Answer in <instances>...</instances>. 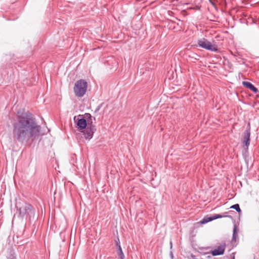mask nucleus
<instances>
[{"label": "nucleus", "instance_id": "obj_1", "mask_svg": "<svg viewBox=\"0 0 259 259\" xmlns=\"http://www.w3.org/2000/svg\"><path fill=\"white\" fill-rule=\"evenodd\" d=\"M19 113L13 123L14 138L20 143L31 144L41 136V126L31 113L27 112L21 115Z\"/></svg>", "mask_w": 259, "mask_h": 259}, {"label": "nucleus", "instance_id": "obj_2", "mask_svg": "<svg viewBox=\"0 0 259 259\" xmlns=\"http://www.w3.org/2000/svg\"><path fill=\"white\" fill-rule=\"evenodd\" d=\"M17 212L18 213V216L20 218H25L26 219L30 220L31 218H34L35 212L32 206L29 203L25 202H17L16 204Z\"/></svg>", "mask_w": 259, "mask_h": 259}, {"label": "nucleus", "instance_id": "obj_3", "mask_svg": "<svg viewBox=\"0 0 259 259\" xmlns=\"http://www.w3.org/2000/svg\"><path fill=\"white\" fill-rule=\"evenodd\" d=\"M84 117L87 119L88 127L82 133L84 138L90 140L93 138V134L96 131V126L93 124L95 117H93L90 113H85Z\"/></svg>", "mask_w": 259, "mask_h": 259}, {"label": "nucleus", "instance_id": "obj_4", "mask_svg": "<svg viewBox=\"0 0 259 259\" xmlns=\"http://www.w3.org/2000/svg\"><path fill=\"white\" fill-rule=\"evenodd\" d=\"M88 88L87 82L84 79L77 80L74 87V92L77 97H82L85 94Z\"/></svg>", "mask_w": 259, "mask_h": 259}, {"label": "nucleus", "instance_id": "obj_5", "mask_svg": "<svg viewBox=\"0 0 259 259\" xmlns=\"http://www.w3.org/2000/svg\"><path fill=\"white\" fill-rule=\"evenodd\" d=\"M198 46L202 48L205 49L207 50L217 52L219 50L215 45H213L212 44L205 38H202L198 40Z\"/></svg>", "mask_w": 259, "mask_h": 259}, {"label": "nucleus", "instance_id": "obj_6", "mask_svg": "<svg viewBox=\"0 0 259 259\" xmlns=\"http://www.w3.org/2000/svg\"><path fill=\"white\" fill-rule=\"evenodd\" d=\"M75 122H76V125L79 130H86L88 127L87 119L84 118V115H79L76 117H74Z\"/></svg>", "mask_w": 259, "mask_h": 259}, {"label": "nucleus", "instance_id": "obj_7", "mask_svg": "<svg viewBox=\"0 0 259 259\" xmlns=\"http://www.w3.org/2000/svg\"><path fill=\"white\" fill-rule=\"evenodd\" d=\"M250 127L247 129L243 134V143L248 148L250 144Z\"/></svg>", "mask_w": 259, "mask_h": 259}, {"label": "nucleus", "instance_id": "obj_8", "mask_svg": "<svg viewBox=\"0 0 259 259\" xmlns=\"http://www.w3.org/2000/svg\"><path fill=\"white\" fill-rule=\"evenodd\" d=\"M226 248V244L224 243L217 247V248L212 250L211 253L213 256L222 255L224 254Z\"/></svg>", "mask_w": 259, "mask_h": 259}, {"label": "nucleus", "instance_id": "obj_9", "mask_svg": "<svg viewBox=\"0 0 259 259\" xmlns=\"http://www.w3.org/2000/svg\"><path fill=\"white\" fill-rule=\"evenodd\" d=\"M222 218H223L222 215L220 214H215L211 217L206 216L200 221V223L202 224H204L214 220Z\"/></svg>", "mask_w": 259, "mask_h": 259}, {"label": "nucleus", "instance_id": "obj_10", "mask_svg": "<svg viewBox=\"0 0 259 259\" xmlns=\"http://www.w3.org/2000/svg\"><path fill=\"white\" fill-rule=\"evenodd\" d=\"M242 84L246 88L250 89L254 93H256L258 92V90L255 88L251 83L248 81H243Z\"/></svg>", "mask_w": 259, "mask_h": 259}, {"label": "nucleus", "instance_id": "obj_11", "mask_svg": "<svg viewBox=\"0 0 259 259\" xmlns=\"http://www.w3.org/2000/svg\"><path fill=\"white\" fill-rule=\"evenodd\" d=\"M117 253L119 256V258L120 259H124L125 256L124 255V253L122 251L121 247L120 246V244H119L118 243H117Z\"/></svg>", "mask_w": 259, "mask_h": 259}, {"label": "nucleus", "instance_id": "obj_12", "mask_svg": "<svg viewBox=\"0 0 259 259\" xmlns=\"http://www.w3.org/2000/svg\"><path fill=\"white\" fill-rule=\"evenodd\" d=\"M238 237V230L236 226H234L233 228V241H236L237 238Z\"/></svg>", "mask_w": 259, "mask_h": 259}, {"label": "nucleus", "instance_id": "obj_13", "mask_svg": "<svg viewBox=\"0 0 259 259\" xmlns=\"http://www.w3.org/2000/svg\"><path fill=\"white\" fill-rule=\"evenodd\" d=\"M230 208L235 209L238 213H240L241 211L240 206L238 204L233 205L230 207Z\"/></svg>", "mask_w": 259, "mask_h": 259}, {"label": "nucleus", "instance_id": "obj_14", "mask_svg": "<svg viewBox=\"0 0 259 259\" xmlns=\"http://www.w3.org/2000/svg\"><path fill=\"white\" fill-rule=\"evenodd\" d=\"M228 212H225L223 213V215H222L223 217H231V216H229L228 215Z\"/></svg>", "mask_w": 259, "mask_h": 259}, {"label": "nucleus", "instance_id": "obj_15", "mask_svg": "<svg viewBox=\"0 0 259 259\" xmlns=\"http://www.w3.org/2000/svg\"><path fill=\"white\" fill-rule=\"evenodd\" d=\"M116 246L117 247V243L120 244L119 239L117 238V240H115Z\"/></svg>", "mask_w": 259, "mask_h": 259}, {"label": "nucleus", "instance_id": "obj_16", "mask_svg": "<svg viewBox=\"0 0 259 259\" xmlns=\"http://www.w3.org/2000/svg\"><path fill=\"white\" fill-rule=\"evenodd\" d=\"M170 257H171V258L172 259H173V258H174V255H173V253H172V252L171 251L170 252Z\"/></svg>", "mask_w": 259, "mask_h": 259}, {"label": "nucleus", "instance_id": "obj_17", "mask_svg": "<svg viewBox=\"0 0 259 259\" xmlns=\"http://www.w3.org/2000/svg\"><path fill=\"white\" fill-rule=\"evenodd\" d=\"M170 248H172V242H170Z\"/></svg>", "mask_w": 259, "mask_h": 259}]
</instances>
